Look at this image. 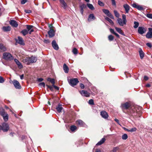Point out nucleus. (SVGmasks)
Segmentation results:
<instances>
[{
  "label": "nucleus",
  "mask_w": 152,
  "mask_h": 152,
  "mask_svg": "<svg viewBox=\"0 0 152 152\" xmlns=\"http://www.w3.org/2000/svg\"><path fill=\"white\" fill-rule=\"evenodd\" d=\"M121 107L124 112L130 116H137L138 112L137 106H132L130 103L126 102L121 104Z\"/></svg>",
  "instance_id": "obj_1"
},
{
  "label": "nucleus",
  "mask_w": 152,
  "mask_h": 152,
  "mask_svg": "<svg viewBox=\"0 0 152 152\" xmlns=\"http://www.w3.org/2000/svg\"><path fill=\"white\" fill-rule=\"evenodd\" d=\"M37 59L34 56H32L31 57H26L24 59H23V61L24 63H26L28 65L31 64L37 61Z\"/></svg>",
  "instance_id": "obj_2"
},
{
  "label": "nucleus",
  "mask_w": 152,
  "mask_h": 152,
  "mask_svg": "<svg viewBox=\"0 0 152 152\" xmlns=\"http://www.w3.org/2000/svg\"><path fill=\"white\" fill-rule=\"evenodd\" d=\"M3 58L7 61H11L13 59V57L12 55L8 53L5 52L3 54Z\"/></svg>",
  "instance_id": "obj_3"
},
{
  "label": "nucleus",
  "mask_w": 152,
  "mask_h": 152,
  "mask_svg": "<svg viewBox=\"0 0 152 152\" xmlns=\"http://www.w3.org/2000/svg\"><path fill=\"white\" fill-rule=\"evenodd\" d=\"M12 83L16 89H20L21 88V86L20 83L17 80H13L12 81Z\"/></svg>",
  "instance_id": "obj_4"
},
{
  "label": "nucleus",
  "mask_w": 152,
  "mask_h": 152,
  "mask_svg": "<svg viewBox=\"0 0 152 152\" xmlns=\"http://www.w3.org/2000/svg\"><path fill=\"white\" fill-rule=\"evenodd\" d=\"M102 11L105 14L111 18L112 19H114V18L113 15L108 10L103 9L102 10Z\"/></svg>",
  "instance_id": "obj_5"
},
{
  "label": "nucleus",
  "mask_w": 152,
  "mask_h": 152,
  "mask_svg": "<svg viewBox=\"0 0 152 152\" xmlns=\"http://www.w3.org/2000/svg\"><path fill=\"white\" fill-rule=\"evenodd\" d=\"M79 82L78 79L77 78L72 79L70 80L69 84L72 86H76Z\"/></svg>",
  "instance_id": "obj_6"
},
{
  "label": "nucleus",
  "mask_w": 152,
  "mask_h": 152,
  "mask_svg": "<svg viewBox=\"0 0 152 152\" xmlns=\"http://www.w3.org/2000/svg\"><path fill=\"white\" fill-rule=\"evenodd\" d=\"M149 31L146 35V37L147 38L149 39L152 38V28H149Z\"/></svg>",
  "instance_id": "obj_7"
},
{
  "label": "nucleus",
  "mask_w": 152,
  "mask_h": 152,
  "mask_svg": "<svg viewBox=\"0 0 152 152\" xmlns=\"http://www.w3.org/2000/svg\"><path fill=\"white\" fill-rule=\"evenodd\" d=\"M146 31L145 29L142 27L140 26L138 27V32L140 34H143Z\"/></svg>",
  "instance_id": "obj_8"
},
{
  "label": "nucleus",
  "mask_w": 152,
  "mask_h": 152,
  "mask_svg": "<svg viewBox=\"0 0 152 152\" xmlns=\"http://www.w3.org/2000/svg\"><path fill=\"white\" fill-rule=\"evenodd\" d=\"M80 94L83 96L86 97H88L90 96V94L88 93L87 91L84 90L80 91Z\"/></svg>",
  "instance_id": "obj_9"
},
{
  "label": "nucleus",
  "mask_w": 152,
  "mask_h": 152,
  "mask_svg": "<svg viewBox=\"0 0 152 152\" xmlns=\"http://www.w3.org/2000/svg\"><path fill=\"white\" fill-rule=\"evenodd\" d=\"M76 124L82 127L84 126L85 123L81 120H78L76 121Z\"/></svg>",
  "instance_id": "obj_10"
},
{
  "label": "nucleus",
  "mask_w": 152,
  "mask_h": 152,
  "mask_svg": "<svg viewBox=\"0 0 152 152\" xmlns=\"http://www.w3.org/2000/svg\"><path fill=\"white\" fill-rule=\"evenodd\" d=\"M52 45L53 48L56 50H57L58 49V46L56 43L55 40H54L52 41Z\"/></svg>",
  "instance_id": "obj_11"
},
{
  "label": "nucleus",
  "mask_w": 152,
  "mask_h": 152,
  "mask_svg": "<svg viewBox=\"0 0 152 152\" xmlns=\"http://www.w3.org/2000/svg\"><path fill=\"white\" fill-rule=\"evenodd\" d=\"M16 42L22 45H25L22 38L20 37H18V40H16Z\"/></svg>",
  "instance_id": "obj_12"
},
{
  "label": "nucleus",
  "mask_w": 152,
  "mask_h": 152,
  "mask_svg": "<svg viewBox=\"0 0 152 152\" xmlns=\"http://www.w3.org/2000/svg\"><path fill=\"white\" fill-rule=\"evenodd\" d=\"M10 23L12 26L15 27H17L18 25L17 22L14 20H10Z\"/></svg>",
  "instance_id": "obj_13"
},
{
  "label": "nucleus",
  "mask_w": 152,
  "mask_h": 152,
  "mask_svg": "<svg viewBox=\"0 0 152 152\" xmlns=\"http://www.w3.org/2000/svg\"><path fill=\"white\" fill-rule=\"evenodd\" d=\"M100 115L104 119L107 118L108 117V115L107 113L104 111L101 112Z\"/></svg>",
  "instance_id": "obj_14"
},
{
  "label": "nucleus",
  "mask_w": 152,
  "mask_h": 152,
  "mask_svg": "<svg viewBox=\"0 0 152 152\" xmlns=\"http://www.w3.org/2000/svg\"><path fill=\"white\" fill-rule=\"evenodd\" d=\"M48 34L49 37L51 38L54 36L55 31L53 29L51 28L48 32Z\"/></svg>",
  "instance_id": "obj_15"
},
{
  "label": "nucleus",
  "mask_w": 152,
  "mask_h": 152,
  "mask_svg": "<svg viewBox=\"0 0 152 152\" xmlns=\"http://www.w3.org/2000/svg\"><path fill=\"white\" fill-rule=\"evenodd\" d=\"M117 22L118 24L121 26H123L124 25L126 24V23L124 22L121 18H118L117 19Z\"/></svg>",
  "instance_id": "obj_16"
},
{
  "label": "nucleus",
  "mask_w": 152,
  "mask_h": 152,
  "mask_svg": "<svg viewBox=\"0 0 152 152\" xmlns=\"http://www.w3.org/2000/svg\"><path fill=\"white\" fill-rule=\"evenodd\" d=\"M123 7L125 11V13H128L130 9V6L127 4H125L123 5Z\"/></svg>",
  "instance_id": "obj_17"
},
{
  "label": "nucleus",
  "mask_w": 152,
  "mask_h": 152,
  "mask_svg": "<svg viewBox=\"0 0 152 152\" xmlns=\"http://www.w3.org/2000/svg\"><path fill=\"white\" fill-rule=\"evenodd\" d=\"M139 52L140 58L141 59H143L144 56L145 54L142 50L141 48H139Z\"/></svg>",
  "instance_id": "obj_18"
},
{
  "label": "nucleus",
  "mask_w": 152,
  "mask_h": 152,
  "mask_svg": "<svg viewBox=\"0 0 152 152\" xmlns=\"http://www.w3.org/2000/svg\"><path fill=\"white\" fill-rule=\"evenodd\" d=\"M86 4H83L81 5H80V11L81 12V14L83 15V9L86 8Z\"/></svg>",
  "instance_id": "obj_19"
},
{
  "label": "nucleus",
  "mask_w": 152,
  "mask_h": 152,
  "mask_svg": "<svg viewBox=\"0 0 152 152\" xmlns=\"http://www.w3.org/2000/svg\"><path fill=\"white\" fill-rule=\"evenodd\" d=\"M15 62L17 65L18 67L20 69L22 68L23 67V66L21 64V63L17 59L15 58L14 59Z\"/></svg>",
  "instance_id": "obj_20"
},
{
  "label": "nucleus",
  "mask_w": 152,
  "mask_h": 152,
  "mask_svg": "<svg viewBox=\"0 0 152 152\" xmlns=\"http://www.w3.org/2000/svg\"><path fill=\"white\" fill-rule=\"evenodd\" d=\"M56 109L58 113H60L61 112L63 108L62 107V105L60 104H58V105L56 106Z\"/></svg>",
  "instance_id": "obj_21"
},
{
  "label": "nucleus",
  "mask_w": 152,
  "mask_h": 152,
  "mask_svg": "<svg viewBox=\"0 0 152 152\" xmlns=\"http://www.w3.org/2000/svg\"><path fill=\"white\" fill-rule=\"evenodd\" d=\"M59 1L61 4L62 5V7L64 9H66L67 7V5L64 0H59Z\"/></svg>",
  "instance_id": "obj_22"
},
{
  "label": "nucleus",
  "mask_w": 152,
  "mask_h": 152,
  "mask_svg": "<svg viewBox=\"0 0 152 152\" xmlns=\"http://www.w3.org/2000/svg\"><path fill=\"white\" fill-rule=\"evenodd\" d=\"M115 28L116 31L120 34L124 36H125V34L123 32L122 30L120 28L115 27Z\"/></svg>",
  "instance_id": "obj_23"
},
{
  "label": "nucleus",
  "mask_w": 152,
  "mask_h": 152,
  "mask_svg": "<svg viewBox=\"0 0 152 152\" xmlns=\"http://www.w3.org/2000/svg\"><path fill=\"white\" fill-rule=\"evenodd\" d=\"M95 19V18L93 14H90L89 15L88 20V21H90L92 20H94Z\"/></svg>",
  "instance_id": "obj_24"
},
{
  "label": "nucleus",
  "mask_w": 152,
  "mask_h": 152,
  "mask_svg": "<svg viewBox=\"0 0 152 152\" xmlns=\"http://www.w3.org/2000/svg\"><path fill=\"white\" fill-rule=\"evenodd\" d=\"M7 113L5 112V110L2 108H0V115L2 116H4L7 114Z\"/></svg>",
  "instance_id": "obj_25"
},
{
  "label": "nucleus",
  "mask_w": 152,
  "mask_h": 152,
  "mask_svg": "<svg viewBox=\"0 0 152 152\" xmlns=\"http://www.w3.org/2000/svg\"><path fill=\"white\" fill-rule=\"evenodd\" d=\"M0 50L1 51H5L7 50L6 48L1 43H0Z\"/></svg>",
  "instance_id": "obj_26"
},
{
  "label": "nucleus",
  "mask_w": 152,
  "mask_h": 152,
  "mask_svg": "<svg viewBox=\"0 0 152 152\" xmlns=\"http://www.w3.org/2000/svg\"><path fill=\"white\" fill-rule=\"evenodd\" d=\"M63 69L65 73H68L69 72V69L68 67L65 64L63 65Z\"/></svg>",
  "instance_id": "obj_27"
},
{
  "label": "nucleus",
  "mask_w": 152,
  "mask_h": 152,
  "mask_svg": "<svg viewBox=\"0 0 152 152\" xmlns=\"http://www.w3.org/2000/svg\"><path fill=\"white\" fill-rule=\"evenodd\" d=\"M105 141V139L104 138H103L99 141L96 144V145H100L102 144Z\"/></svg>",
  "instance_id": "obj_28"
},
{
  "label": "nucleus",
  "mask_w": 152,
  "mask_h": 152,
  "mask_svg": "<svg viewBox=\"0 0 152 152\" xmlns=\"http://www.w3.org/2000/svg\"><path fill=\"white\" fill-rule=\"evenodd\" d=\"M3 30L5 31H10L11 30V28L10 26H4L3 27Z\"/></svg>",
  "instance_id": "obj_29"
},
{
  "label": "nucleus",
  "mask_w": 152,
  "mask_h": 152,
  "mask_svg": "<svg viewBox=\"0 0 152 152\" xmlns=\"http://www.w3.org/2000/svg\"><path fill=\"white\" fill-rule=\"evenodd\" d=\"M21 33H22L23 36H25L28 33V32L27 30L25 29L22 30L21 31Z\"/></svg>",
  "instance_id": "obj_30"
},
{
  "label": "nucleus",
  "mask_w": 152,
  "mask_h": 152,
  "mask_svg": "<svg viewBox=\"0 0 152 152\" xmlns=\"http://www.w3.org/2000/svg\"><path fill=\"white\" fill-rule=\"evenodd\" d=\"M47 80L48 81L51 82L53 85H54L55 84V82L54 79H51L49 77L48 78Z\"/></svg>",
  "instance_id": "obj_31"
},
{
  "label": "nucleus",
  "mask_w": 152,
  "mask_h": 152,
  "mask_svg": "<svg viewBox=\"0 0 152 152\" xmlns=\"http://www.w3.org/2000/svg\"><path fill=\"white\" fill-rule=\"evenodd\" d=\"M105 19L108 21L111 25H113L114 24V23L113 21L109 18L106 17L105 18Z\"/></svg>",
  "instance_id": "obj_32"
},
{
  "label": "nucleus",
  "mask_w": 152,
  "mask_h": 152,
  "mask_svg": "<svg viewBox=\"0 0 152 152\" xmlns=\"http://www.w3.org/2000/svg\"><path fill=\"white\" fill-rule=\"evenodd\" d=\"M2 117L3 118L4 120L5 121H7L8 120V115L7 113L5 115L3 116Z\"/></svg>",
  "instance_id": "obj_33"
},
{
  "label": "nucleus",
  "mask_w": 152,
  "mask_h": 152,
  "mask_svg": "<svg viewBox=\"0 0 152 152\" xmlns=\"http://www.w3.org/2000/svg\"><path fill=\"white\" fill-rule=\"evenodd\" d=\"M87 6L90 9L92 10H93L94 9V8L93 5L91 4H87Z\"/></svg>",
  "instance_id": "obj_34"
},
{
  "label": "nucleus",
  "mask_w": 152,
  "mask_h": 152,
  "mask_svg": "<svg viewBox=\"0 0 152 152\" xmlns=\"http://www.w3.org/2000/svg\"><path fill=\"white\" fill-rule=\"evenodd\" d=\"M134 28H136L138 27L139 23L137 22L134 21Z\"/></svg>",
  "instance_id": "obj_35"
},
{
  "label": "nucleus",
  "mask_w": 152,
  "mask_h": 152,
  "mask_svg": "<svg viewBox=\"0 0 152 152\" xmlns=\"http://www.w3.org/2000/svg\"><path fill=\"white\" fill-rule=\"evenodd\" d=\"M114 13L115 16L116 17L118 18L119 17V14L118 12V11L116 10H115L114 11Z\"/></svg>",
  "instance_id": "obj_36"
},
{
  "label": "nucleus",
  "mask_w": 152,
  "mask_h": 152,
  "mask_svg": "<svg viewBox=\"0 0 152 152\" xmlns=\"http://www.w3.org/2000/svg\"><path fill=\"white\" fill-rule=\"evenodd\" d=\"M77 128V127L74 125L71 126L70 127V129L72 131L75 130Z\"/></svg>",
  "instance_id": "obj_37"
},
{
  "label": "nucleus",
  "mask_w": 152,
  "mask_h": 152,
  "mask_svg": "<svg viewBox=\"0 0 152 152\" xmlns=\"http://www.w3.org/2000/svg\"><path fill=\"white\" fill-rule=\"evenodd\" d=\"M122 138L123 140H126L128 138L127 135L126 134H124L122 135Z\"/></svg>",
  "instance_id": "obj_38"
},
{
  "label": "nucleus",
  "mask_w": 152,
  "mask_h": 152,
  "mask_svg": "<svg viewBox=\"0 0 152 152\" xmlns=\"http://www.w3.org/2000/svg\"><path fill=\"white\" fill-rule=\"evenodd\" d=\"M33 27V26L31 25H27L26 26V28L27 30L28 31V32L29 30L32 29V28Z\"/></svg>",
  "instance_id": "obj_39"
},
{
  "label": "nucleus",
  "mask_w": 152,
  "mask_h": 152,
  "mask_svg": "<svg viewBox=\"0 0 152 152\" xmlns=\"http://www.w3.org/2000/svg\"><path fill=\"white\" fill-rule=\"evenodd\" d=\"M98 4L100 6L103 7L104 6V3L100 0H99L98 1Z\"/></svg>",
  "instance_id": "obj_40"
},
{
  "label": "nucleus",
  "mask_w": 152,
  "mask_h": 152,
  "mask_svg": "<svg viewBox=\"0 0 152 152\" xmlns=\"http://www.w3.org/2000/svg\"><path fill=\"white\" fill-rule=\"evenodd\" d=\"M108 38L109 40L110 41H112L114 39V37L113 36L111 35H110L108 37Z\"/></svg>",
  "instance_id": "obj_41"
},
{
  "label": "nucleus",
  "mask_w": 152,
  "mask_h": 152,
  "mask_svg": "<svg viewBox=\"0 0 152 152\" xmlns=\"http://www.w3.org/2000/svg\"><path fill=\"white\" fill-rule=\"evenodd\" d=\"M72 52L74 54H77L78 53L77 50L76 48H74L72 50Z\"/></svg>",
  "instance_id": "obj_42"
},
{
  "label": "nucleus",
  "mask_w": 152,
  "mask_h": 152,
  "mask_svg": "<svg viewBox=\"0 0 152 152\" xmlns=\"http://www.w3.org/2000/svg\"><path fill=\"white\" fill-rule=\"evenodd\" d=\"M119 149V148L118 147H114L111 152H116V151Z\"/></svg>",
  "instance_id": "obj_43"
},
{
  "label": "nucleus",
  "mask_w": 152,
  "mask_h": 152,
  "mask_svg": "<svg viewBox=\"0 0 152 152\" xmlns=\"http://www.w3.org/2000/svg\"><path fill=\"white\" fill-rule=\"evenodd\" d=\"M137 130V128L136 127H134L133 128H131V129H129V132H133L136 131Z\"/></svg>",
  "instance_id": "obj_44"
},
{
  "label": "nucleus",
  "mask_w": 152,
  "mask_h": 152,
  "mask_svg": "<svg viewBox=\"0 0 152 152\" xmlns=\"http://www.w3.org/2000/svg\"><path fill=\"white\" fill-rule=\"evenodd\" d=\"M88 103L91 105H94V103L93 100L92 99L89 100L88 101Z\"/></svg>",
  "instance_id": "obj_45"
},
{
  "label": "nucleus",
  "mask_w": 152,
  "mask_h": 152,
  "mask_svg": "<svg viewBox=\"0 0 152 152\" xmlns=\"http://www.w3.org/2000/svg\"><path fill=\"white\" fill-rule=\"evenodd\" d=\"M122 20L123 21H124V22H125L126 23V16L124 14H123L122 15Z\"/></svg>",
  "instance_id": "obj_46"
},
{
  "label": "nucleus",
  "mask_w": 152,
  "mask_h": 152,
  "mask_svg": "<svg viewBox=\"0 0 152 152\" xmlns=\"http://www.w3.org/2000/svg\"><path fill=\"white\" fill-rule=\"evenodd\" d=\"M137 9L140 10H143V8L141 6L139 5H138Z\"/></svg>",
  "instance_id": "obj_47"
},
{
  "label": "nucleus",
  "mask_w": 152,
  "mask_h": 152,
  "mask_svg": "<svg viewBox=\"0 0 152 152\" xmlns=\"http://www.w3.org/2000/svg\"><path fill=\"white\" fill-rule=\"evenodd\" d=\"M39 85L41 86H43L44 87H45V84L44 82H42L40 83L39 84Z\"/></svg>",
  "instance_id": "obj_48"
},
{
  "label": "nucleus",
  "mask_w": 152,
  "mask_h": 152,
  "mask_svg": "<svg viewBox=\"0 0 152 152\" xmlns=\"http://www.w3.org/2000/svg\"><path fill=\"white\" fill-rule=\"evenodd\" d=\"M4 80L3 78L1 76H0V83H3L4 82Z\"/></svg>",
  "instance_id": "obj_49"
},
{
  "label": "nucleus",
  "mask_w": 152,
  "mask_h": 152,
  "mask_svg": "<svg viewBox=\"0 0 152 152\" xmlns=\"http://www.w3.org/2000/svg\"><path fill=\"white\" fill-rule=\"evenodd\" d=\"M146 16L149 18L152 19V14H147Z\"/></svg>",
  "instance_id": "obj_50"
},
{
  "label": "nucleus",
  "mask_w": 152,
  "mask_h": 152,
  "mask_svg": "<svg viewBox=\"0 0 152 152\" xmlns=\"http://www.w3.org/2000/svg\"><path fill=\"white\" fill-rule=\"evenodd\" d=\"M46 86L48 88L50 89V90L52 91L53 89V86H49L48 85H46Z\"/></svg>",
  "instance_id": "obj_51"
},
{
  "label": "nucleus",
  "mask_w": 152,
  "mask_h": 152,
  "mask_svg": "<svg viewBox=\"0 0 152 152\" xmlns=\"http://www.w3.org/2000/svg\"><path fill=\"white\" fill-rule=\"evenodd\" d=\"M146 45L148 47H149L150 48H151L152 47V45L150 43H147L146 44Z\"/></svg>",
  "instance_id": "obj_52"
},
{
  "label": "nucleus",
  "mask_w": 152,
  "mask_h": 152,
  "mask_svg": "<svg viewBox=\"0 0 152 152\" xmlns=\"http://www.w3.org/2000/svg\"><path fill=\"white\" fill-rule=\"evenodd\" d=\"M112 1V4L114 6H116V2L115 0H111Z\"/></svg>",
  "instance_id": "obj_53"
},
{
  "label": "nucleus",
  "mask_w": 152,
  "mask_h": 152,
  "mask_svg": "<svg viewBox=\"0 0 152 152\" xmlns=\"http://www.w3.org/2000/svg\"><path fill=\"white\" fill-rule=\"evenodd\" d=\"M27 1V0H21V3L22 4H24Z\"/></svg>",
  "instance_id": "obj_54"
},
{
  "label": "nucleus",
  "mask_w": 152,
  "mask_h": 152,
  "mask_svg": "<svg viewBox=\"0 0 152 152\" xmlns=\"http://www.w3.org/2000/svg\"><path fill=\"white\" fill-rule=\"evenodd\" d=\"M25 12L26 13H31V11L30 10H25Z\"/></svg>",
  "instance_id": "obj_55"
},
{
  "label": "nucleus",
  "mask_w": 152,
  "mask_h": 152,
  "mask_svg": "<svg viewBox=\"0 0 152 152\" xmlns=\"http://www.w3.org/2000/svg\"><path fill=\"white\" fill-rule=\"evenodd\" d=\"M80 86L81 88L82 89H84V87H85L84 85L82 83H81L80 84Z\"/></svg>",
  "instance_id": "obj_56"
},
{
  "label": "nucleus",
  "mask_w": 152,
  "mask_h": 152,
  "mask_svg": "<svg viewBox=\"0 0 152 152\" xmlns=\"http://www.w3.org/2000/svg\"><path fill=\"white\" fill-rule=\"evenodd\" d=\"M110 31L111 32V33L113 34H115V33L114 30L112 28H110Z\"/></svg>",
  "instance_id": "obj_57"
},
{
  "label": "nucleus",
  "mask_w": 152,
  "mask_h": 152,
  "mask_svg": "<svg viewBox=\"0 0 152 152\" xmlns=\"http://www.w3.org/2000/svg\"><path fill=\"white\" fill-rule=\"evenodd\" d=\"M132 6L133 7L137 8L138 6V5L135 3H134L132 4Z\"/></svg>",
  "instance_id": "obj_58"
},
{
  "label": "nucleus",
  "mask_w": 152,
  "mask_h": 152,
  "mask_svg": "<svg viewBox=\"0 0 152 152\" xmlns=\"http://www.w3.org/2000/svg\"><path fill=\"white\" fill-rule=\"evenodd\" d=\"M43 80V79L42 78H39L37 79V80L39 82L42 81Z\"/></svg>",
  "instance_id": "obj_59"
},
{
  "label": "nucleus",
  "mask_w": 152,
  "mask_h": 152,
  "mask_svg": "<svg viewBox=\"0 0 152 152\" xmlns=\"http://www.w3.org/2000/svg\"><path fill=\"white\" fill-rule=\"evenodd\" d=\"M44 42L46 43H48L50 42L49 40L48 39L45 40L44 41Z\"/></svg>",
  "instance_id": "obj_60"
},
{
  "label": "nucleus",
  "mask_w": 152,
  "mask_h": 152,
  "mask_svg": "<svg viewBox=\"0 0 152 152\" xmlns=\"http://www.w3.org/2000/svg\"><path fill=\"white\" fill-rule=\"evenodd\" d=\"M53 86L54 88L55 89L57 90H58L59 89V88L58 87L55 86L54 84V85H53Z\"/></svg>",
  "instance_id": "obj_61"
},
{
  "label": "nucleus",
  "mask_w": 152,
  "mask_h": 152,
  "mask_svg": "<svg viewBox=\"0 0 152 152\" xmlns=\"http://www.w3.org/2000/svg\"><path fill=\"white\" fill-rule=\"evenodd\" d=\"M144 79L145 80H147L148 79V77L146 76H145L144 77Z\"/></svg>",
  "instance_id": "obj_62"
},
{
  "label": "nucleus",
  "mask_w": 152,
  "mask_h": 152,
  "mask_svg": "<svg viewBox=\"0 0 152 152\" xmlns=\"http://www.w3.org/2000/svg\"><path fill=\"white\" fill-rule=\"evenodd\" d=\"M114 34L115 35V36L117 38H119L120 37H119V35L118 34H117V33L115 32Z\"/></svg>",
  "instance_id": "obj_63"
},
{
  "label": "nucleus",
  "mask_w": 152,
  "mask_h": 152,
  "mask_svg": "<svg viewBox=\"0 0 152 152\" xmlns=\"http://www.w3.org/2000/svg\"><path fill=\"white\" fill-rule=\"evenodd\" d=\"M34 31V30L33 29H32L29 31L28 33L30 34H31V33Z\"/></svg>",
  "instance_id": "obj_64"
}]
</instances>
